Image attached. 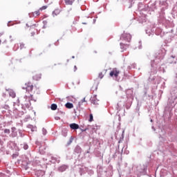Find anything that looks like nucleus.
<instances>
[{"mask_svg":"<svg viewBox=\"0 0 177 177\" xmlns=\"http://www.w3.org/2000/svg\"><path fill=\"white\" fill-rule=\"evenodd\" d=\"M131 38L132 37L131 36V34L125 32H124L120 37V39L122 41H126V42H131Z\"/></svg>","mask_w":177,"mask_h":177,"instance_id":"1","label":"nucleus"},{"mask_svg":"<svg viewBox=\"0 0 177 177\" xmlns=\"http://www.w3.org/2000/svg\"><path fill=\"white\" fill-rule=\"evenodd\" d=\"M120 70L118 68H113L112 71L110 72L109 75L110 77H115V78H118V75H120Z\"/></svg>","mask_w":177,"mask_h":177,"instance_id":"2","label":"nucleus"},{"mask_svg":"<svg viewBox=\"0 0 177 177\" xmlns=\"http://www.w3.org/2000/svg\"><path fill=\"white\" fill-rule=\"evenodd\" d=\"M25 85L27 92H31L32 91L34 86L31 83H26Z\"/></svg>","mask_w":177,"mask_h":177,"instance_id":"3","label":"nucleus"},{"mask_svg":"<svg viewBox=\"0 0 177 177\" xmlns=\"http://www.w3.org/2000/svg\"><path fill=\"white\" fill-rule=\"evenodd\" d=\"M120 48L121 49H123L124 50H127L128 48H129V44H125V43H120Z\"/></svg>","mask_w":177,"mask_h":177,"instance_id":"4","label":"nucleus"},{"mask_svg":"<svg viewBox=\"0 0 177 177\" xmlns=\"http://www.w3.org/2000/svg\"><path fill=\"white\" fill-rule=\"evenodd\" d=\"M70 128L71 129H80V125L75 123H73L70 124Z\"/></svg>","mask_w":177,"mask_h":177,"instance_id":"5","label":"nucleus"},{"mask_svg":"<svg viewBox=\"0 0 177 177\" xmlns=\"http://www.w3.org/2000/svg\"><path fill=\"white\" fill-rule=\"evenodd\" d=\"M66 5H73V3H74V2L75 1V0H64Z\"/></svg>","mask_w":177,"mask_h":177,"instance_id":"6","label":"nucleus"},{"mask_svg":"<svg viewBox=\"0 0 177 177\" xmlns=\"http://www.w3.org/2000/svg\"><path fill=\"white\" fill-rule=\"evenodd\" d=\"M65 107L66 109H73L74 107V105L73 104V103L68 102L65 104Z\"/></svg>","mask_w":177,"mask_h":177,"instance_id":"7","label":"nucleus"},{"mask_svg":"<svg viewBox=\"0 0 177 177\" xmlns=\"http://www.w3.org/2000/svg\"><path fill=\"white\" fill-rule=\"evenodd\" d=\"M67 169V166L66 165H63V166H61L60 167H59V171L60 172H64V171H66Z\"/></svg>","mask_w":177,"mask_h":177,"instance_id":"8","label":"nucleus"},{"mask_svg":"<svg viewBox=\"0 0 177 177\" xmlns=\"http://www.w3.org/2000/svg\"><path fill=\"white\" fill-rule=\"evenodd\" d=\"M9 95H10V96L11 97H12V98L16 97V93H15V91H13L12 90H10V91H9Z\"/></svg>","mask_w":177,"mask_h":177,"instance_id":"9","label":"nucleus"},{"mask_svg":"<svg viewBox=\"0 0 177 177\" xmlns=\"http://www.w3.org/2000/svg\"><path fill=\"white\" fill-rule=\"evenodd\" d=\"M33 16H39L41 15L40 10H38L37 11H35L32 12Z\"/></svg>","mask_w":177,"mask_h":177,"instance_id":"10","label":"nucleus"},{"mask_svg":"<svg viewBox=\"0 0 177 177\" xmlns=\"http://www.w3.org/2000/svg\"><path fill=\"white\" fill-rule=\"evenodd\" d=\"M50 109H51V110H53V111L57 110V105L56 104H51Z\"/></svg>","mask_w":177,"mask_h":177,"instance_id":"11","label":"nucleus"},{"mask_svg":"<svg viewBox=\"0 0 177 177\" xmlns=\"http://www.w3.org/2000/svg\"><path fill=\"white\" fill-rule=\"evenodd\" d=\"M59 14H60V10L59 9L55 10L53 12V15H55V16H57V15H59Z\"/></svg>","mask_w":177,"mask_h":177,"instance_id":"12","label":"nucleus"},{"mask_svg":"<svg viewBox=\"0 0 177 177\" xmlns=\"http://www.w3.org/2000/svg\"><path fill=\"white\" fill-rule=\"evenodd\" d=\"M103 77H104V75H103V73L100 72L98 75V78H100V80H102V78H103Z\"/></svg>","mask_w":177,"mask_h":177,"instance_id":"13","label":"nucleus"},{"mask_svg":"<svg viewBox=\"0 0 177 177\" xmlns=\"http://www.w3.org/2000/svg\"><path fill=\"white\" fill-rule=\"evenodd\" d=\"M19 48L20 49H24V48H26V45L23 43H21L19 45Z\"/></svg>","mask_w":177,"mask_h":177,"instance_id":"14","label":"nucleus"},{"mask_svg":"<svg viewBox=\"0 0 177 177\" xmlns=\"http://www.w3.org/2000/svg\"><path fill=\"white\" fill-rule=\"evenodd\" d=\"M93 121V115L90 114L89 122H92Z\"/></svg>","mask_w":177,"mask_h":177,"instance_id":"15","label":"nucleus"},{"mask_svg":"<svg viewBox=\"0 0 177 177\" xmlns=\"http://www.w3.org/2000/svg\"><path fill=\"white\" fill-rule=\"evenodd\" d=\"M4 133H10V129H6L4 130Z\"/></svg>","mask_w":177,"mask_h":177,"instance_id":"16","label":"nucleus"},{"mask_svg":"<svg viewBox=\"0 0 177 177\" xmlns=\"http://www.w3.org/2000/svg\"><path fill=\"white\" fill-rule=\"evenodd\" d=\"M46 6H42L41 8H39V10H45V9H46Z\"/></svg>","mask_w":177,"mask_h":177,"instance_id":"17","label":"nucleus"},{"mask_svg":"<svg viewBox=\"0 0 177 177\" xmlns=\"http://www.w3.org/2000/svg\"><path fill=\"white\" fill-rule=\"evenodd\" d=\"M24 150H27V149H28V145H24Z\"/></svg>","mask_w":177,"mask_h":177,"instance_id":"18","label":"nucleus"},{"mask_svg":"<svg viewBox=\"0 0 177 177\" xmlns=\"http://www.w3.org/2000/svg\"><path fill=\"white\" fill-rule=\"evenodd\" d=\"M85 101V98L81 100V102H79V104H81V103H84Z\"/></svg>","mask_w":177,"mask_h":177,"instance_id":"19","label":"nucleus"},{"mask_svg":"<svg viewBox=\"0 0 177 177\" xmlns=\"http://www.w3.org/2000/svg\"><path fill=\"white\" fill-rule=\"evenodd\" d=\"M77 70V66H75L73 67V71L75 72V71Z\"/></svg>","mask_w":177,"mask_h":177,"instance_id":"20","label":"nucleus"},{"mask_svg":"<svg viewBox=\"0 0 177 177\" xmlns=\"http://www.w3.org/2000/svg\"><path fill=\"white\" fill-rule=\"evenodd\" d=\"M34 35H35V32H32L31 33V37H34Z\"/></svg>","mask_w":177,"mask_h":177,"instance_id":"21","label":"nucleus"},{"mask_svg":"<svg viewBox=\"0 0 177 177\" xmlns=\"http://www.w3.org/2000/svg\"><path fill=\"white\" fill-rule=\"evenodd\" d=\"M43 23H44V24H46L47 22H46V21H44Z\"/></svg>","mask_w":177,"mask_h":177,"instance_id":"22","label":"nucleus"},{"mask_svg":"<svg viewBox=\"0 0 177 177\" xmlns=\"http://www.w3.org/2000/svg\"><path fill=\"white\" fill-rule=\"evenodd\" d=\"M44 28H46V27L44 26Z\"/></svg>","mask_w":177,"mask_h":177,"instance_id":"23","label":"nucleus"}]
</instances>
